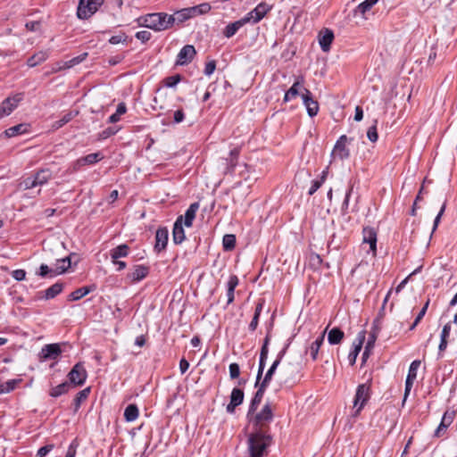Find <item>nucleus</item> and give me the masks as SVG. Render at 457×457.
Here are the masks:
<instances>
[{
	"mask_svg": "<svg viewBox=\"0 0 457 457\" xmlns=\"http://www.w3.org/2000/svg\"><path fill=\"white\" fill-rule=\"evenodd\" d=\"M272 441L268 431L253 430L247 437V450L250 457H263Z\"/></svg>",
	"mask_w": 457,
	"mask_h": 457,
	"instance_id": "f257e3e1",
	"label": "nucleus"
},
{
	"mask_svg": "<svg viewBox=\"0 0 457 457\" xmlns=\"http://www.w3.org/2000/svg\"><path fill=\"white\" fill-rule=\"evenodd\" d=\"M141 25L154 31L167 30L174 26V19L166 12H153L140 17Z\"/></svg>",
	"mask_w": 457,
	"mask_h": 457,
	"instance_id": "f03ea898",
	"label": "nucleus"
},
{
	"mask_svg": "<svg viewBox=\"0 0 457 457\" xmlns=\"http://www.w3.org/2000/svg\"><path fill=\"white\" fill-rule=\"evenodd\" d=\"M273 416V408L270 403L267 402L259 412H253L251 417L247 418L254 430L268 431L269 424L272 421Z\"/></svg>",
	"mask_w": 457,
	"mask_h": 457,
	"instance_id": "7ed1b4c3",
	"label": "nucleus"
},
{
	"mask_svg": "<svg viewBox=\"0 0 457 457\" xmlns=\"http://www.w3.org/2000/svg\"><path fill=\"white\" fill-rule=\"evenodd\" d=\"M103 3L104 0H80L77 10L78 17L81 20L91 17Z\"/></svg>",
	"mask_w": 457,
	"mask_h": 457,
	"instance_id": "20e7f679",
	"label": "nucleus"
},
{
	"mask_svg": "<svg viewBox=\"0 0 457 457\" xmlns=\"http://www.w3.org/2000/svg\"><path fill=\"white\" fill-rule=\"evenodd\" d=\"M23 99V94L18 93L11 97L4 99L0 104V118L8 116L18 106Z\"/></svg>",
	"mask_w": 457,
	"mask_h": 457,
	"instance_id": "39448f33",
	"label": "nucleus"
},
{
	"mask_svg": "<svg viewBox=\"0 0 457 457\" xmlns=\"http://www.w3.org/2000/svg\"><path fill=\"white\" fill-rule=\"evenodd\" d=\"M87 377V371L83 364L80 362L75 364L68 374L70 382L74 386H82L85 383Z\"/></svg>",
	"mask_w": 457,
	"mask_h": 457,
	"instance_id": "423d86ee",
	"label": "nucleus"
},
{
	"mask_svg": "<svg viewBox=\"0 0 457 457\" xmlns=\"http://www.w3.org/2000/svg\"><path fill=\"white\" fill-rule=\"evenodd\" d=\"M370 398V386L366 384H361L358 386L354 401L353 407L356 409V415L361 411L363 408L364 404Z\"/></svg>",
	"mask_w": 457,
	"mask_h": 457,
	"instance_id": "0eeeda50",
	"label": "nucleus"
},
{
	"mask_svg": "<svg viewBox=\"0 0 457 457\" xmlns=\"http://www.w3.org/2000/svg\"><path fill=\"white\" fill-rule=\"evenodd\" d=\"M270 10V7L267 4L261 3L253 10L249 12L244 18L248 20V23H257L266 15Z\"/></svg>",
	"mask_w": 457,
	"mask_h": 457,
	"instance_id": "6e6552de",
	"label": "nucleus"
},
{
	"mask_svg": "<svg viewBox=\"0 0 457 457\" xmlns=\"http://www.w3.org/2000/svg\"><path fill=\"white\" fill-rule=\"evenodd\" d=\"M302 99L304 106L306 107L308 115L310 117L316 116L319 112V104L313 99L312 94L309 89L304 88V91L302 94Z\"/></svg>",
	"mask_w": 457,
	"mask_h": 457,
	"instance_id": "1a4fd4ad",
	"label": "nucleus"
},
{
	"mask_svg": "<svg viewBox=\"0 0 457 457\" xmlns=\"http://www.w3.org/2000/svg\"><path fill=\"white\" fill-rule=\"evenodd\" d=\"M196 51L192 45H186L183 46L177 55L176 64L187 65L195 57Z\"/></svg>",
	"mask_w": 457,
	"mask_h": 457,
	"instance_id": "9d476101",
	"label": "nucleus"
},
{
	"mask_svg": "<svg viewBox=\"0 0 457 457\" xmlns=\"http://www.w3.org/2000/svg\"><path fill=\"white\" fill-rule=\"evenodd\" d=\"M346 141L347 137L346 136L343 135L339 137V139L337 141L334 149L332 151V156L334 159H339L344 160L345 158L348 157L349 151L346 148Z\"/></svg>",
	"mask_w": 457,
	"mask_h": 457,
	"instance_id": "9b49d317",
	"label": "nucleus"
},
{
	"mask_svg": "<svg viewBox=\"0 0 457 457\" xmlns=\"http://www.w3.org/2000/svg\"><path fill=\"white\" fill-rule=\"evenodd\" d=\"M420 365V361L415 360L413 361L409 368L408 375L405 381V390H404V399L409 395L411 386L413 385L414 380L417 378V370Z\"/></svg>",
	"mask_w": 457,
	"mask_h": 457,
	"instance_id": "f8f14e48",
	"label": "nucleus"
},
{
	"mask_svg": "<svg viewBox=\"0 0 457 457\" xmlns=\"http://www.w3.org/2000/svg\"><path fill=\"white\" fill-rule=\"evenodd\" d=\"M169 107L168 92L162 87H159L154 97L153 108L155 110H166Z\"/></svg>",
	"mask_w": 457,
	"mask_h": 457,
	"instance_id": "ddd939ff",
	"label": "nucleus"
},
{
	"mask_svg": "<svg viewBox=\"0 0 457 457\" xmlns=\"http://www.w3.org/2000/svg\"><path fill=\"white\" fill-rule=\"evenodd\" d=\"M169 231L166 228H159L155 233L154 251L160 253L163 251L168 244Z\"/></svg>",
	"mask_w": 457,
	"mask_h": 457,
	"instance_id": "4468645a",
	"label": "nucleus"
},
{
	"mask_svg": "<svg viewBox=\"0 0 457 457\" xmlns=\"http://www.w3.org/2000/svg\"><path fill=\"white\" fill-rule=\"evenodd\" d=\"M318 38L321 50L325 53L328 52L334 40L333 31L329 29H324L319 33Z\"/></svg>",
	"mask_w": 457,
	"mask_h": 457,
	"instance_id": "2eb2a0df",
	"label": "nucleus"
},
{
	"mask_svg": "<svg viewBox=\"0 0 457 457\" xmlns=\"http://www.w3.org/2000/svg\"><path fill=\"white\" fill-rule=\"evenodd\" d=\"M363 239L362 242L369 244L370 251L376 254L377 252V232L370 227H366L362 230Z\"/></svg>",
	"mask_w": 457,
	"mask_h": 457,
	"instance_id": "dca6fc26",
	"label": "nucleus"
},
{
	"mask_svg": "<svg viewBox=\"0 0 457 457\" xmlns=\"http://www.w3.org/2000/svg\"><path fill=\"white\" fill-rule=\"evenodd\" d=\"M62 353L61 347L58 344L46 345L40 353L41 360L53 359L55 360Z\"/></svg>",
	"mask_w": 457,
	"mask_h": 457,
	"instance_id": "f3484780",
	"label": "nucleus"
},
{
	"mask_svg": "<svg viewBox=\"0 0 457 457\" xmlns=\"http://www.w3.org/2000/svg\"><path fill=\"white\" fill-rule=\"evenodd\" d=\"M186 239L185 231L183 228V216L177 218L172 231V240L176 245L181 244Z\"/></svg>",
	"mask_w": 457,
	"mask_h": 457,
	"instance_id": "a211bd4d",
	"label": "nucleus"
},
{
	"mask_svg": "<svg viewBox=\"0 0 457 457\" xmlns=\"http://www.w3.org/2000/svg\"><path fill=\"white\" fill-rule=\"evenodd\" d=\"M244 401V392L240 388H234L230 395V402L227 405V411L228 413H233L235 411L236 407L240 405Z\"/></svg>",
	"mask_w": 457,
	"mask_h": 457,
	"instance_id": "6ab92c4d",
	"label": "nucleus"
},
{
	"mask_svg": "<svg viewBox=\"0 0 457 457\" xmlns=\"http://www.w3.org/2000/svg\"><path fill=\"white\" fill-rule=\"evenodd\" d=\"M47 181L46 178H39V173H36V175L29 177L25 179H22L19 183V188L26 190L36 187L37 185H42Z\"/></svg>",
	"mask_w": 457,
	"mask_h": 457,
	"instance_id": "aec40b11",
	"label": "nucleus"
},
{
	"mask_svg": "<svg viewBox=\"0 0 457 457\" xmlns=\"http://www.w3.org/2000/svg\"><path fill=\"white\" fill-rule=\"evenodd\" d=\"M257 386H258V390L256 391L254 396L253 397V399L251 401L249 410L247 412V417H251V415L256 411L259 404L261 403V402L262 400L265 389L267 387V386H262V385L260 383L258 384Z\"/></svg>",
	"mask_w": 457,
	"mask_h": 457,
	"instance_id": "412c9836",
	"label": "nucleus"
},
{
	"mask_svg": "<svg viewBox=\"0 0 457 457\" xmlns=\"http://www.w3.org/2000/svg\"><path fill=\"white\" fill-rule=\"evenodd\" d=\"M49 51L48 50H40L37 53H35L32 56H30L27 61V65L29 68L36 67L44 62H46L49 57Z\"/></svg>",
	"mask_w": 457,
	"mask_h": 457,
	"instance_id": "4be33fe9",
	"label": "nucleus"
},
{
	"mask_svg": "<svg viewBox=\"0 0 457 457\" xmlns=\"http://www.w3.org/2000/svg\"><path fill=\"white\" fill-rule=\"evenodd\" d=\"M248 23V20L244 17L238 21L229 23L223 30V35L227 38L232 37L244 25Z\"/></svg>",
	"mask_w": 457,
	"mask_h": 457,
	"instance_id": "5701e85b",
	"label": "nucleus"
},
{
	"mask_svg": "<svg viewBox=\"0 0 457 457\" xmlns=\"http://www.w3.org/2000/svg\"><path fill=\"white\" fill-rule=\"evenodd\" d=\"M285 353V350L281 351L277 359L273 361L272 365L270 366V368L268 370V371L266 372L265 376H264V378L262 379V381L260 383L262 385V386H268L269 383L270 382L271 378H272V376L274 375L278 366L279 365L280 363V361L283 357Z\"/></svg>",
	"mask_w": 457,
	"mask_h": 457,
	"instance_id": "b1692460",
	"label": "nucleus"
},
{
	"mask_svg": "<svg viewBox=\"0 0 457 457\" xmlns=\"http://www.w3.org/2000/svg\"><path fill=\"white\" fill-rule=\"evenodd\" d=\"M211 5L209 3H203L195 6L186 8L189 19L195 16L205 14L211 11Z\"/></svg>",
	"mask_w": 457,
	"mask_h": 457,
	"instance_id": "393cba45",
	"label": "nucleus"
},
{
	"mask_svg": "<svg viewBox=\"0 0 457 457\" xmlns=\"http://www.w3.org/2000/svg\"><path fill=\"white\" fill-rule=\"evenodd\" d=\"M149 272V268L145 265H137L134 267L132 272H130L128 277L131 279L132 282H137L145 278Z\"/></svg>",
	"mask_w": 457,
	"mask_h": 457,
	"instance_id": "a878e982",
	"label": "nucleus"
},
{
	"mask_svg": "<svg viewBox=\"0 0 457 457\" xmlns=\"http://www.w3.org/2000/svg\"><path fill=\"white\" fill-rule=\"evenodd\" d=\"M364 339H365V332L361 331L358 334V343L354 344L353 350L348 355V360H349L350 365H353L355 363L356 358L361 349Z\"/></svg>",
	"mask_w": 457,
	"mask_h": 457,
	"instance_id": "bb28decb",
	"label": "nucleus"
},
{
	"mask_svg": "<svg viewBox=\"0 0 457 457\" xmlns=\"http://www.w3.org/2000/svg\"><path fill=\"white\" fill-rule=\"evenodd\" d=\"M199 209L198 203H193L190 204L188 209L186 211L185 216L183 217V223L186 227H191L193 224V220L195 218V214L197 210Z\"/></svg>",
	"mask_w": 457,
	"mask_h": 457,
	"instance_id": "cd10ccee",
	"label": "nucleus"
},
{
	"mask_svg": "<svg viewBox=\"0 0 457 457\" xmlns=\"http://www.w3.org/2000/svg\"><path fill=\"white\" fill-rule=\"evenodd\" d=\"M71 267V259L69 256L58 259L55 267L53 268V274L59 275L65 272Z\"/></svg>",
	"mask_w": 457,
	"mask_h": 457,
	"instance_id": "c85d7f7f",
	"label": "nucleus"
},
{
	"mask_svg": "<svg viewBox=\"0 0 457 457\" xmlns=\"http://www.w3.org/2000/svg\"><path fill=\"white\" fill-rule=\"evenodd\" d=\"M303 79H298L292 87L286 92L284 96V102H288L292 98H295L299 94L300 86L303 84Z\"/></svg>",
	"mask_w": 457,
	"mask_h": 457,
	"instance_id": "c756f323",
	"label": "nucleus"
},
{
	"mask_svg": "<svg viewBox=\"0 0 457 457\" xmlns=\"http://www.w3.org/2000/svg\"><path fill=\"white\" fill-rule=\"evenodd\" d=\"M62 289H63V284L57 282V283L54 284L53 286H51L50 287H48L44 292L45 295H44L43 298L46 300L53 299L57 295H59L62 291Z\"/></svg>",
	"mask_w": 457,
	"mask_h": 457,
	"instance_id": "7c9ffc66",
	"label": "nucleus"
},
{
	"mask_svg": "<svg viewBox=\"0 0 457 457\" xmlns=\"http://www.w3.org/2000/svg\"><path fill=\"white\" fill-rule=\"evenodd\" d=\"M101 154L100 153H94L89 154L85 157L79 158L77 161V168L79 169L80 167L84 166L87 163L93 164L98 162L101 159Z\"/></svg>",
	"mask_w": 457,
	"mask_h": 457,
	"instance_id": "2f4dec72",
	"label": "nucleus"
},
{
	"mask_svg": "<svg viewBox=\"0 0 457 457\" xmlns=\"http://www.w3.org/2000/svg\"><path fill=\"white\" fill-rule=\"evenodd\" d=\"M129 253V246L126 244H122L113 248L111 251V258L112 262H116L119 258L126 257Z\"/></svg>",
	"mask_w": 457,
	"mask_h": 457,
	"instance_id": "473e14b6",
	"label": "nucleus"
},
{
	"mask_svg": "<svg viewBox=\"0 0 457 457\" xmlns=\"http://www.w3.org/2000/svg\"><path fill=\"white\" fill-rule=\"evenodd\" d=\"M238 284V278L236 275H232L229 277L228 281V290H227V297H228V304L231 303L234 301V292L235 288Z\"/></svg>",
	"mask_w": 457,
	"mask_h": 457,
	"instance_id": "72a5a7b5",
	"label": "nucleus"
},
{
	"mask_svg": "<svg viewBox=\"0 0 457 457\" xmlns=\"http://www.w3.org/2000/svg\"><path fill=\"white\" fill-rule=\"evenodd\" d=\"M344 332L338 328H333L328 335V340L330 345H337L344 338Z\"/></svg>",
	"mask_w": 457,
	"mask_h": 457,
	"instance_id": "f704fd0d",
	"label": "nucleus"
},
{
	"mask_svg": "<svg viewBox=\"0 0 457 457\" xmlns=\"http://www.w3.org/2000/svg\"><path fill=\"white\" fill-rule=\"evenodd\" d=\"M326 331H327V329H325L322 332V334L310 346V349H309L310 354L313 360L317 359L319 350H320L321 345L323 344V341L325 338Z\"/></svg>",
	"mask_w": 457,
	"mask_h": 457,
	"instance_id": "c9c22d12",
	"label": "nucleus"
},
{
	"mask_svg": "<svg viewBox=\"0 0 457 457\" xmlns=\"http://www.w3.org/2000/svg\"><path fill=\"white\" fill-rule=\"evenodd\" d=\"M27 131V125L26 124H18L13 127H11L7 129L4 131V134L7 137H13L18 135L24 134Z\"/></svg>",
	"mask_w": 457,
	"mask_h": 457,
	"instance_id": "e433bc0d",
	"label": "nucleus"
},
{
	"mask_svg": "<svg viewBox=\"0 0 457 457\" xmlns=\"http://www.w3.org/2000/svg\"><path fill=\"white\" fill-rule=\"evenodd\" d=\"M71 388V384L69 382H63L56 386L51 388L49 395L52 397H58L65 393H67Z\"/></svg>",
	"mask_w": 457,
	"mask_h": 457,
	"instance_id": "4c0bfd02",
	"label": "nucleus"
},
{
	"mask_svg": "<svg viewBox=\"0 0 457 457\" xmlns=\"http://www.w3.org/2000/svg\"><path fill=\"white\" fill-rule=\"evenodd\" d=\"M138 417V409L136 404H129L124 411V418L127 421H134Z\"/></svg>",
	"mask_w": 457,
	"mask_h": 457,
	"instance_id": "58836bf2",
	"label": "nucleus"
},
{
	"mask_svg": "<svg viewBox=\"0 0 457 457\" xmlns=\"http://www.w3.org/2000/svg\"><path fill=\"white\" fill-rule=\"evenodd\" d=\"M326 179H327L326 173H323L322 175L318 176L315 179H312L311 180L312 186L308 191V194L310 195H313L321 187V185L325 182Z\"/></svg>",
	"mask_w": 457,
	"mask_h": 457,
	"instance_id": "ea45409f",
	"label": "nucleus"
},
{
	"mask_svg": "<svg viewBox=\"0 0 457 457\" xmlns=\"http://www.w3.org/2000/svg\"><path fill=\"white\" fill-rule=\"evenodd\" d=\"M378 0H365L362 3H361L355 9L356 13H361L364 15L367 12H369L377 3Z\"/></svg>",
	"mask_w": 457,
	"mask_h": 457,
	"instance_id": "a19ab883",
	"label": "nucleus"
},
{
	"mask_svg": "<svg viewBox=\"0 0 457 457\" xmlns=\"http://www.w3.org/2000/svg\"><path fill=\"white\" fill-rule=\"evenodd\" d=\"M77 114H78V112H70L66 113L65 115L62 116V119L54 122L52 125V128L54 129H59L60 128L64 126L66 123L71 121Z\"/></svg>",
	"mask_w": 457,
	"mask_h": 457,
	"instance_id": "79ce46f5",
	"label": "nucleus"
},
{
	"mask_svg": "<svg viewBox=\"0 0 457 457\" xmlns=\"http://www.w3.org/2000/svg\"><path fill=\"white\" fill-rule=\"evenodd\" d=\"M90 289L87 287L78 288L68 295V301H78L87 295Z\"/></svg>",
	"mask_w": 457,
	"mask_h": 457,
	"instance_id": "37998d69",
	"label": "nucleus"
},
{
	"mask_svg": "<svg viewBox=\"0 0 457 457\" xmlns=\"http://www.w3.org/2000/svg\"><path fill=\"white\" fill-rule=\"evenodd\" d=\"M89 393H90V387H87V388L79 391L76 395L75 399H74L75 411H77L79 408L81 403L87 398Z\"/></svg>",
	"mask_w": 457,
	"mask_h": 457,
	"instance_id": "c03bdc74",
	"label": "nucleus"
},
{
	"mask_svg": "<svg viewBox=\"0 0 457 457\" xmlns=\"http://www.w3.org/2000/svg\"><path fill=\"white\" fill-rule=\"evenodd\" d=\"M263 304L262 303H259L255 307L254 315L253 317L252 321L249 324V329L252 331H254L257 328L259 317L261 315V312L262 311Z\"/></svg>",
	"mask_w": 457,
	"mask_h": 457,
	"instance_id": "a18cd8bd",
	"label": "nucleus"
},
{
	"mask_svg": "<svg viewBox=\"0 0 457 457\" xmlns=\"http://www.w3.org/2000/svg\"><path fill=\"white\" fill-rule=\"evenodd\" d=\"M223 248L227 251L234 249L236 245V237L232 234H227L223 237L222 240Z\"/></svg>",
	"mask_w": 457,
	"mask_h": 457,
	"instance_id": "49530a36",
	"label": "nucleus"
},
{
	"mask_svg": "<svg viewBox=\"0 0 457 457\" xmlns=\"http://www.w3.org/2000/svg\"><path fill=\"white\" fill-rule=\"evenodd\" d=\"M171 18L174 19V24H181L189 19L186 8L176 12L174 14H170Z\"/></svg>",
	"mask_w": 457,
	"mask_h": 457,
	"instance_id": "de8ad7c7",
	"label": "nucleus"
},
{
	"mask_svg": "<svg viewBox=\"0 0 457 457\" xmlns=\"http://www.w3.org/2000/svg\"><path fill=\"white\" fill-rule=\"evenodd\" d=\"M19 382H20L19 379H11V380H8L7 382H5L4 384L2 383L0 394L10 393L16 387V386Z\"/></svg>",
	"mask_w": 457,
	"mask_h": 457,
	"instance_id": "09e8293b",
	"label": "nucleus"
},
{
	"mask_svg": "<svg viewBox=\"0 0 457 457\" xmlns=\"http://www.w3.org/2000/svg\"><path fill=\"white\" fill-rule=\"evenodd\" d=\"M87 56V53H83L76 57H73L72 59L65 62V66L70 69V68H72L78 64H79L80 62H82L84 60H86Z\"/></svg>",
	"mask_w": 457,
	"mask_h": 457,
	"instance_id": "8fccbe9b",
	"label": "nucleus"
},
{
	"mask_svg": "<svg viewBox=\"0 0 457 457\" xmlns=\"http://www.w3.org/2000/svg\"><path fill=\"white\" fill-rule=\"evenodd\" d=\"M181 80V76L179 74H176L174 76H170L165 78L162 80V83L167 87H173Z\"/></svg>",
	"mask_w": 457,
	"mask_h": 457,
	"instance_id": "3c124183",
	"label": "nucleus"
},
{
	"mask_svg": "<svg viewBox=\"0 0 457 457\" xmlns=\"http://www.w3.org/2000/svg\"><path fill=\"white\" fill-rule=\"evenodd\" d=\"M378 329L377 328H373L372 332L370 333V335L369 337V339H368V342H367L365 347L373 349L376 339L378 337Z\"/></svg>",
	"mask_w": 457,
	"mask_h": 457,
	"instance_id": "603ef678",
	"label": "nucleus"
},
{
	"mask_svg": "<svg viewBox=\"0 0 457 457\" xmlns=\"http://www.w3.org/2000/svg\"><path fill=\"white\" fill-rule=\"evenodd\" d=\"M454 416H455V412L453 411H447L445 412L441 422L445 423L447 427H449L452 424V422L453 421Z\"/></svg>",
	"mask_w": 457,
	"mask_h": 457,
	"instance_id": "864d4df0",
	"label": "nucleus"
},
{
	"mask_svg": "<svg viewBox=\"0 0 457 457\" xmlns=\"http://www.w3.org/2000/svg\"><path fill=\"white\" fill-rule=\"evenodd\" d=\"M151 33L147 30H141L136 33V37L142 43H145L151 38Z\"/></svg>",
	"mask_w": 457,
	"mask_h": 457,
	"instance_id": "5fc2aeb1",
	"label": "nucleus"
},
{
	"mask_svg": "<svg viewBox=\"0 0 457 457\" xmlns=\"http://www.w3.org/2000/svg\"><path fill=\"white\" fill-rule=\"evenodd\" d=\"M240 368L237 363H231L229 365V376L231 378H237L239 377Z\"/></svg>",
	"mask_w": 457,
	"mask_h": 457,
	"instance_id": "6e6d98bb",
	"label": "nucleus"
},
{
	"mask_svg": "<svg viewBox=\"0 0 457 457\" xmlns=\"http://www.w3.org/2000/svg\"><path fill=\"white\" fill-rule=\"evenodd\" d=\"M78 446L79 443L77 439L73 440L68 448L65 457H75Z\"/></svg>",
	"mask_w": 457,
	"mask_h": 457,
	"instance_id": "4d7b16f0",
	"label": "nucleus"
},
{
	"mask_svg": "<svg viewBox=\"0 0 457 457\" xmlns=\"http://www.w3.org/2000/svg\"><path fill=\"white\" fill-rule=\"evenodd\" d=\"M367 137L371 142H376L378 140V132L376 125H373L369 128L367 131Z\"/></svg>",
	"mask_w": 457,
	"mask_h": 457,
	"instance_id": "13d9d810",
	"label": "nucleus"
},
{
	"mask_svg": "<svg viewBox=\"0 0 457 457\" xmlns=\"http://www.w3.org/2000/svg\"><path fill=\"white\" fill-rule=\"evenodd\" d=\"M216 69V62L215 61H210L205 64L204 68V74L206 76H211Z\"/></svg>",
	"mask_w": 457,
	"mask_h": 457,
	"instance_id": "bf43d9fd",
	"label": "nucleus"
},
{
	"mask_svg": "<svg viewBox=\"0 0 457 457\" xmlns=\"http://www.w3.org/2000/svg\"><path fill=\"white\" fill-rule=\"evenodd\" d=\"M54 448L53 445H46L41 448L38 449L37 453V457H45L47 455V453Z\"/></svg>",
	"mask_w": 457,
	"mask_h": 457,
	"instance_id": "052dcab7",
	"label": "nucleus"
},
{
	"mask_svg": "<svg viewBox=\"0 0 457 457\" xmlns=\"http://www.w3.org/2000/svg\"><path fill=\"white\" fill-rule=\"evenodd\" d=\"M48 274H51V276H54L53 274V269H50L46 264H41L39 268L38 275L41 277H46Z\"/></svg>",
	"mask_w": 457,
	"mask_h": 457,
	"instance_id": "680f3d73",
	"label": "nucleus"
},
{
	"mask_svg": "<svg viewBox=\"0 0 457 457\" xmlns=\"http://www.w3.org/2000/svg\"><path fill=\"white\" fill-rule=\"evenodd\" d=\"M12 278L17 281H21L25 278L26 272L24 270H15L12 272Z\"/></svg>",
	"mask_w": 457,
	"mask_h": 457,
	"instance_id": "e2e57ef3",
	"label": "nucleus"
},
{
	"mask_svg": "<svg viewBox=\"0 0 457 457\" xmlns=\"http://www.w3.org/2000/svg\"><path fill=\"white\" fill-rule=\"evenodd\" d=\"M445 203L443 204V205H442L438 214L435 218L434 225H433V232L436 229V228H437V226H438V224L440 222L441 217H442V215L445 212Z\"/></svg>",
	"mask_w": 457,
	"mask_h": 457,
	"instance_id": "0e129e2a",
	"label": "nucleus"
},
{
	"mask_svg": "<svg viewBox=\"0 0 457 457\" xmlns=\"http://www.w3.org/2000/svg\"><path fill=\"white\" fill-rule=\"evenodd\" d=\"M185 113L182 109L177 110L173 114V120L175 123H180L184 120Z\"/></svg>",
	"mask_w": 457,
	"mask_h": 457,
	"instance_id": "69168bd1",
	"label": "nucleus"
},
{
	"mask_svg": "<svg viewBox=\"0 0 457 457\" xmlns=\"http://www.w3.org/2000/svg\"><path fill=\"white\" fill-rule=\"evenodd\" d=\"M447 428L448 427L445 423L440 422L439 426L437 427V428L435 431V436L440 437V436H444L445 434Z\"/></svg>",
	"mask_w": 457,
	"mask_h": 457,
	"instance_id": "338daca9",
	"label": "nucleus"
},
{
	"mask_svg": "<svg viewBox=\"0 0 457 457\" xmlns=\"http://www.w3.org/2000/svg\"><path fill=\"white\" fill-rule=\"evenodd\" d=\"M125 41V36L123 34L121 35H116V36H112L111 37V38L109 39V42L112 44V45H117V44H120L121 42Z\"/></svg>",
	"mask_w": 457,
	"mask_h": 457,
	"instance_id": "774afa93",
	"label": "nucleus"
}]
</instances>
